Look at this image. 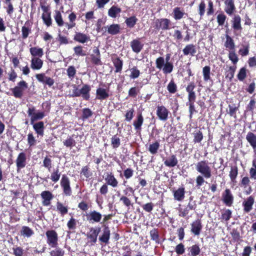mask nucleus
<instances>
[{
  "mask_svg": "<svg viewBox=\"0 0 256 256\" xmlns=\"http://www.w3.org/2000/svg\"><path fill=\"white\" fill-rule=\"evenodd\" d=\"M196 168L198 172L206 179L210 178L212 176V168L207 161L202 160L198 162Z\"/></svg>",
  "mask_w": 256,
  "mask_h": 256,
  "instance_id": "obj_1",
  "label": "nucleus"
},
{
  "mask_svg": "<svg viewBox=\"0 0 256 256\" xmlns=\"http://www.w3.org/2000/svg\"><path fill=\"white\" fill-rule=\"evenodd\" d=\"M28 88V84L26 82L22 80L18 83V86L12 89L14 96L17 98H20L22 96L23 92Z\"/></svg>",
  "mask_w": 256,
  "mask_h": 256,
  "instance_id": "obj_2",
  "label": "nucleus"
},
{
  "mask_svg": "<svg viewBox=\"0 0 256 256\" xmlns=\"http://www.w3.org/2000/svg\"><path fill=\"white\" fill-rule=\"evenodd\" d=\"M48 244L52 247L55 248L58 244V237L56 232L54 230H48L46 232Z\"/></svg>",
  "mask_w": 256,
  "mask_h": 256,
  "instance_id": "obj_3",
  "label": "nucleus"
},
{
  "mask_svg": "<svg viewBox=\"0 0 256 256\" xmlns=\"http://www.w3.org/2000/svg\"><path fill=\"white\" fill-rule=\"evenodd\" d=\"M60 186L63 188L64 193L66 196H70L72 190L70 187V182L68 178L66 176H62L60 180Z\"/></svg>",
  "mask_w": 256,
  "mask_h": 256,
  "instance_id": "obj_4",
  "label": "nucleus"
},
{
  "mask_svg": "<svg viewBox=\"0 0 256 256\" xmlns=\"http://www.w3.org/2000/svg\"><path fill=\"white\" fill-rule=\"evenodd\" d=\"M29 116H31V124H33L34 122L38 120L42 119L44 116V114L42 112H35L34 108H29L28 111Z\"/></svg>",
  "mask_w": 256,
  "mask_h": 256,
  "instance_id": "obj_5",
  "label": "nucleus"
},
{
  "mask_svg": "<svg viewBox=\"0 0 256 256\" xmlns=\"http://www.w3.org/2000/svg\"><path fill=\"white\" fill-rule=\"evenodd\" d=\"M36 78L38 82L48 84L50 86L54 84V80L50 77L46 76L44 74H36Z\"/></svg>",
  "mask_w": 256,
  "mask_h": 256,
  "instance_id": "obj_6",
  "label": "nucleus"
},
{
  "mask_svg": "<svg viewBox=\"0 0 256 256\" xmlns=\"http://www.w3.org/2000/svg\"><path fill=\"white\" fill-rule=\"evenodd\" d=\"M156 114L160 120L166 121L168 118V111L164 106H158L157 107Z\"/></svg>",
  "mask_w": 256,
  "mask_h": 256,
  "instance_id": "obj_7",
  "label": "nucleus"
},
{
  "mask_svg": "<svg viewBox=\"0 0 256 256\" xmlns=\"http://www.w3.org/2000/svg\"><path fill=\"white\" fill-rule=\"evenodd\" d=\"M224 202L228 206H230L233 202L234 197L230 190L226 189L222 194Z\"/></svg>",
  "mask_w": 256,
  "mask_h": 256,
  "instance_id": "obj_8",
  "label": "nucleus"
},
{
  "mask_svg": "<svg viewBox=\"0 0 256 256\" xmlns=\"http://www.w3.org/2000/svg\"><path fill=\"white\" fill-rule=\"evenodd\" d=\"M40 196L42 198V204L44 206H49L51 200L53 198L52 194L49 191H44L41 193Z\"/></svg>",
  "mask_w": 256,
  "mask_h": 256,
  "instance_id": "obj_9",
  "label": "nucleus"
},
{
  "mask_svg": "<svg viewBox=\"0 0 256 256\" xmlns=\"http://www.w3.org/2000/svg\"><path fill=\"white\" fill-rule=\"evenodd\" d=\"M43 66V61L40 58H32L30 60V68L33 70H40Z\"/></svg>",
  "mask_w": 256,
  "mask_h": 256,
  "instance_id": "obj_10",
  "label": "nucleus"
},
{
  "mask_svg": "<svg viewBox=\"0 0 256 256\" xmlns=\"http://www.w3.org/2000/svg\"><path fill=\"white\" fill-rule=\"evenodd\" d=\"M130 46L134 52L139 53L142 48L143 44L138 39H135L130 42Z\"/></svg>",
  "mask_w": 256,
  "mask_h": 256,
  "instance_id": "obj_11",
  "label": "nucleus"
},
{
  "mask_svg": "<svg viewBox=\"0 0 256 256\" xmlns=\"http://www.w3.org/2000/svg\"><path fill=\"white\" fill-rule=\"evenodd\" d=\"M16 164L18 168H22L26 164V156L24 152L20 153L16 160Z\"/></svg>",
  "mask_w": 256,
  "mask_h": 256,
  "instance_id": "obj_12",
  "label": "nucleus"
},
{
  "mask_svg": "<svg viewBox=\"0 0 256 256\" xmlns=\"http://www.w3.org/2000/svg\"><path fill=\"white\" fill-rule=\"evenodd\" d=\"M90 87L88 85H84L80 90V96H82L84 99L88 100L90 97Z\"/></svg>",
  "mask_w": 256,
  "mask_h": 256,
  "instance_id": "obj_13",
  "label": "nucleus"
},
{
  "mask_svg": "<svg viewBox=\"0 0 256 256\" xmlns=\"http://www.w3.org/2000/svg\"><path fill=\"white\" fill-rule=\"evenodd\" d=\"M74 40L80 43L84 44L88 42L90 40V38L86 34L78 32L76 33Z\"/></svg>",
  "mask_w": 256,
  "mask_h": 256,
  "instance_id": "obj_14",
  "label": "nucleus"
},
{
  "mask_svg": "<svg viewBox=\"0 0 256 256\" xmlns=\"http://www.w3.org/2000/svg\"><path fill=\"white\" fill-rule=\"evenodd\" d=\"M87 216L89 220L96 222H100L102 218V215L96 210L90 212Z\"/></svg>",
  "mask_w": 256,
  "mask_h": 256,
  "instance_id": "obj_15",
  "label": "nucleus"
},
{
  "mask_svg": "<svg viewBox=\"0 0 256 256\" xmlns=\"http://www.w3.org/2000/svg\"><path fill=\"white\" fill-rule=\"evenodd\" d=\"M254 203V198L252 196H249L243 202L244 210L245 212H248L252 209V205Z\"/></svg>",
  "mask_w": 256,
  "mask_h": 256,
  "instance_id": "obj_16",
  "label": "nucleus"
},
{
  "mask_svg": "<svg viewBox=\"0 0 256 256\" xmlns=\"http://www.w3.org/2000/svg\"><path fill=\"white\" fill-rule=\"evenodd\" d=\"M30 52L32 56V58H41L44 55L42 48L37 46L30 48Z\"/></svg>",
  "mask_w": 256,
  "mask_h": 256,
  "instance_id": "obj_17",
  "label": "nucleus"
},
{
  "mask_svg": "<svg viewBox=\"0 0 256 256\" xmlns=\"http://www.w3.org/2000/svg\"><path fill=\"white\" fill-rule=\"evenodd\" d=\"M104 28L108 31V34L112 35H115L119 33L120 30V26L118 24H112L104 27Z\"/></svg>",
  "mask_w": 256,
  "mask_h": 256,
  "instance_id": "obj_18",
  "label": "nucleus"
},
{
  "mask_svg": "<svg viewBox=\"0 0 256 256\" xmlns=\"http://www.w3.org/2000/svg\"><path fill=\"white\" fill-rule=\"evenodd\" d=\"M185 190L184 188H180L174 191V198L178 201H182L184 199Z\"/></svg>",
  "mask_w": 256,
  "mask_h": 256,
  "instance_id": "obj_19",
  "label": "nucleus"
},
{
  "mask_svg": "<svg viewBox=\"0 0 256 256\" xmlns=\"http://www.w3.org/2000/svg\"><path fill=\"white\" fill-rule=\"evenodd\" d=\"M224 4L226 12L229 15H231L235 10L234 0H226Z\"/></svg>",
  "mask_w": 256,
  "mask_h": 256,
  "instance_id": "obj_20",
  "label": "nucleus"
},
{
  "mask_svg": "<svg viewBox=\"0 0 256 256\" xmlns=\"http://www.w3.org/2000/svg\"><path fill=\"white\" fill-rule=\"evenodd\" d=\"M232 27L235 30H241V18L238 15L234 16L232 20Z\"/></svg>",
  "mask_w": 256,
  "mask_h": 256,
  "instance_id": "obj_21",
  "label": "nucleus"
},
{
  "mask_svg": "<svg viewBox=\"0 0 256 256\" xmlns=\"http://www.w3.org/2000/svg\"><path fill=\"white\" fill-rule=\"evenodd\" d=\"M183 53L184 55L188 56L190 54L194 56L196 52L195 46L192 44L186 45L182 50Z\"/></svg>",
  "mask_w": 256,
  "mask_h": 256,
  "instance_id": "obj_22",
  "label": "nucleus"
},
{
  "mask_svg": "<svg viewBox=\"0 0 256 256\" xmlns=\"http://www.w3.org/2000/svg\"><path fill=\"white\" fill-rule=\"evenodd\" d=\"M100 228H92L90 230V232L88 234V237L90 238L92 242H96L97 240V236L100 232Z\"/></svg>",
  "mask_w": 256,
  "mask_h": 256,
  "instance_id": "obj_23",
  "label": "nucleus"
},
{
  "mask_svg": "<svg viewBox=\"0 0 256 256\" xmlns=\"http://www.w3.org/2000/svg\"><path fill=\"white\" fill-rule=\"evenodd\" d=\"M96 98L100 100L107 98L109 95L106 90L102 88H98L96 92Z\"/></svg>",
  "mask_w": 256,
  "mask_h": 256,
  "instance_id": "obj_24",
  "label": "nucleus"
},
{
  "mask_svg": "<svg viewBox=\"0 0 256 256\" xmlns=\"http://www.w3.org/2000/svg\"><path fill=\"white\" fill-rule=\"evenodd\" d=\"M110 238V230L108 226H104L102 234L100 237L99 240L100 242L107 244Z\"/></svg>",
  "mask_w": 256,
  "mask_h": 256,
  "instance_id": "obj_25",
  "label": "nucleus"
},
{
  "mask_svg": "<svg viewBox=\"0 0 256 256\" xmlns=\"http://www.w3.org/2000/svg\"><path fill=\"white\" fill-rule=\"evenodd\" d=\"M246 139L254 150H256V136L252 132L248 133Z\"/></svg>",
  "mask_w": 256,
  "mask_h": 256,
  "instance_id": "obj_26",
  "label": "nucleus"
},
{
  "mask_svg": "<svg viewBox=\"0 0 256 256\" xmlns=\"http://www.w3.org/2000/svg\"><path fill=\"white\" fill-rule=\"evenodd\" d=\"M106 184L112 186L115 188L117 186L118 182L112 174H108L105 178Z\"/></svg>",
  "mask_w": 256,
  "mask_h": 256,
  "instance_id": "obj_27",
  "label": "nucleus"
},
{
  "mask_svg": "<svg viewBox=\"0 0 256 256\" xmlns=\"http://www.w3.org/2000/svg\"><path fill=\"white\" fill-rule=\"evenodd\" d=\"M202 226L200 220H196L192 224V232L196 235H198L201 230Z\"/></svg>",
  "mask_w": 256,
  "mask_h": 256,
  "instance_id": "obj_28",
  "label": "nucleus"
},
{
  "mask_svg": "<svg viewBox=\"0 0 256 256\" xmlns=\"http://www.w3.org/2000/svg\"><path fill=\"white\" fill-rule=\"evenodd\" d=\"M54 18L58 26H62L65 24L66 23H64L63 20L62 14L60 11L56 10L54 11Z\"/></svg>",
  "mask_w": 256,
  "mask_h": 256,
  "instance_id": "obj_29",
  "label": "nucleus"
},
{
  "mask_svg": "<svg viewBox=\"0 0 256 256\" xmlns=\"http://www.w3.org/2000/svg\"><path fill=\"white\" fill-rule=\"evenodd\" d=\"M33 128L38 135L41 136L44 135V124L42 122L33 124Z\"/></svg>",
  "mask_w": 256,
  "mask_h": 256,
  "instance_id": "obj_30",
  "label": "nucleus"
},
{
  "mask_svg": "<svg viewBox=\"0 0 256 256\" xmlns=\"http://www.w3.org/2000/svg\"><path fill=\"white\" fill-rule=\"evenodd\" d=\"M196 99V98H188V102H186V106H188L190 118L192 117L193 113L196 112L194 108Z\"/></svg>",
  "mask_w": 256,
  "mask_h": 256,
  "instance_id": "obj_31",
  "label": "nucleus"
},
{
  "mask_svg": "<svg viewBox=\"0 0 256 256\" xmlns=\"http://www.w3.org/2000/svg\"><path fill=\"white\" fill-rule=\"evenodd\" d=\"M34 234L33 230L26 226H23L20 230L21 236L24 237L30 238Z\"/></svg>",
  "mask_w": 256,
  "mask_h": 256,
  "instance_id": "obj_32",
  "label": "nucleus"
},
{
  "mask_svg": "<svg viewBox=\"0 0 256 256\" xmlns=\"http://www.w3.org/2000/svg\"><path fill=\"white\" fill-rule=\"evenodd\" d=\"M68 18L70 23L66 22L65 24V25L68 29H71L76 26V23L74 22L76 20V16L74 12H72L69 14Z\"/></svg>",
  "mask_w": 256,
  "mask_h": 256,
  "instance_id": "obj_33",
  "label": "nucleus"
},
{
  "mask_svg": "<svg viewBox=\"0 0 256 256\" xmlns=\"http://www.w3.org/2000/svg\"><path fill=\"white\" fill-rule=\"evenodd\" d=\"M164 164L168 167H174L178 164V160L174 155L168 158L164 162Z\"/></svg>",
  "mask_w": 256,
  "mask_h": 256,
  "instance_id": "obj_34",
  "label": "nucleus"
},
{
  "mask_svg": "<svg viewBox=\"0 0 256 256\" xmlns=\"http://www.w3.org/2000/svg\"><path fill=\"white\" fill-rule=\"evenodd\" d=\"M120 12L121 9L120 8L113 6L108 10V15L110 18H115Z\"/></svg>",
  "mask_w": 256,
  "mask_h": 256,
  "instance_id": "obj_35",
  "label": "nucleus"
},
{
  "mask_svg": "<svg viewBox=\"0 0 256 256\" xmlns=\"http://www.w3.org/2000/svg\"><path fill=\"white\" fill-rule=\"evenodd\" d=\"M195 88V85L194 82H190L186 88V90L188 92V98H196V94L194 91Z\"/></svg>",
  "mask_w": 256,
  "mask_h": 256,
  "instance_id": "obj_36",
  "label": "nucleus"
},
{
  "mask_svg": "<svg viewBox=\"0 0 256 256\" xmlns=\"http://www.w3.org/2000/svg\"><path fill=\"white\" fill-rule=\"evenodd\" d=\"M130 74L129 75L130 78L131 79H136L138 78L140 75V71L136 66H134L131 68L129 69Z\"/></svg>",
  "mask_w": 256,
  "mask_h": 256,
  "instance_id": "obj_37",
  "label": "nucleus"
},
{
  "mask_svg": "<svg viewBox=\"0 0 256 256\" xmlns=\"http://www.w3.org/2000/svg\"><path fill=\"white\" fill-rule=\"evenodd\" d=\"M226 40L224 43V46L230 50H234V44L233 40L228 34H226Z\"/></svg>",
  "mask_w": 256,
  "mask_h": 256,
  "instance_id": "obj_38",
  "label": "nucleus"
},
{
  "mask_svg": "<svg viewBox=\"0 0 256 256\" xmlns=\"http://www.w3.org/2000/svg\"><path fill=\"white\" fill-rule=\"evenodd\" d=\"M160 24V28L163 30H166L169 28L170 25V20L167 18H162L158 20Z\"/></svg>",
  "mask_w": 256,
  "mask_h": 256,
  "instance_id": "obj_39",
  "label": "nucleus"
},
{
  "mask_svg": "<svg viewBox=\"0 0 256 256\" xmlns=\"http://www.w3.org/2000/svg\"><path fill=\"white\" fill-rule=\"evenodd\" d=\"M144 118L140 114L138 116L137 120L134 121V126L136 130H138L141 129V126L143 124Z\"/></svg>",
  "mask_w": 256,
  "mask_h": 256,
  "instance_id": "obj_40",
  "label": "nucleus"
},
{
  "mask_svg": "<svg viewBox=\"0 0 256 256\" xmlns=\"http://www.w3.org/2000/svg\"><path fill=\"white\" fill-rule=\"evenodd\" d=\"M42 18L44 22L48 26H50L52 25V20L51 18L50 13H43Z\"/></svg>",
  "mask_w": 256,
  "mask_h": 256,
  "instance_id": "obj_41",
  "label": "nucleus"
},
{
  "mask_svg": "<svg viewBox=\"0 0 256 256\" xmlns=\"http://www.w3.org/2000/svg\"><path fill=\"white\" fill-rule=\"evenodd\" d=\"M174 18L175 20H178L181 19L184 15V12L180 10V8H175L173 10Z\"/></svg>",
  "mask_w": 256,
  "mask_h": 256,
  "instance_id": "obj_42",
  "label": "nucleus"
},
{
  "mask_svg": "<svg viewBox=\"0 0 256 256\" xmlns=\"http://www.w3.org/2000/svg\"><path fill=\"white\" fill-rule=\"evenodd\" d=\"M160 147V144L158 142H156L149 146L148 150L151 154H154L157 153L158 150Z\"/></svg>",
  "mask_w": 256,
  "mask_h": 256,
  "instance_id": "obj_43",
  "label": "nucleus"
},
{
  "mask_svg": "<svg viewBox=\"0 0 256 256\" xmlns=\"http://www.w3.org/2000/svg\"><path fill=\"white\" fill-rule=\"evenodd\" d=\"M137 21V18L135 16H132L126 18L125 22L128 27L133 28Z\"/></svg>",
  "mask_w": 256,
  "mask_h": 256,
  "instance_id": "obj_44",
  "label": "nucleus"
},
{
  "mask_svg": "<svg viewBox=\"0 0 256 256\" xmlns=\"http://www.w3.org/2000/svg\"><path fill=\"white\" fill-rule=\"evenodd\" d=\"M56 208L62 216L67 214L68 211L67 208L60 202L56 204Z\"/></svg>",
  "mask_w": 256,
  "mask_h": 256,
  "instance_id": "obj_45",
  "label": "nucleus"
},
{
  "mask_svg": "<svg viewBox=\"0 0 256 256\" xmlns=\"http://www.w3.org/2000/svg\"><path fill=\"white\" fill-rule=\"evenodd\" d=\"M246 68H242L240 69L238 74V78L240 81H243L246 76Z\"/></svg>",
  "mask_w": 256,
  "mask_h": 256,
  "instance_id": "obj_46",
  "label": "nucleus"
},
{
  "mask_svg": "<svg viewBox=\"0 0 256 256\" xmlns=\"http://www.w3.org/2000/svg\"><path fill=\"white\" fill-rule=\"evenodd\" d=\"M173 70V65L171 62H166L162 70L164 74H170Z\"/></svg>",
  "mask_w": 256,
  "mask_h": 256,
  "instance_id": "obj_47",
  "label": "nucleus"
},
{
  "mask_svg": "<svg viewBox=\"0 0 256 256\" xmlns=\"http://www.w3.org/2000/svg\"><path fill=\"white\" fill-rule=\"evenodd\" d=\"M238 174V168L236 166H232L230 171V176L232 181H234L236 177L237 176Z\"/></svg>",
  "mask_w": 256,
  "mask_h": 256,
  "instance_id": "obj_48",
  "label": "nucleus"
},
{
  "mask_svg": "<svg viewBox=\"0 0 256 256\" xmlns=\"http://www.w3.org/2000/svg\"><path fill=\"white\" fill-rule=\"evenodd\" d=\"M204 79L208 81L210 78V68L208 66H204L202 69Z\"/></svg>",
  "mask_w": 256,
  "mask_h": 256,
  "instance_id": "obj_49",
  "label": "nucleus"
},
{
  "mask_svg": "<svg viewBox=\"0 0 256 256\" xmlns=\"http://www.w3.org/2000/svg\"><path fill=\"white\" fill-rule=\"evenodd\" d=\"M114 64L116 68V72H120L122 70V62L121 60L118 58L114 59Z\"/></svg>",
  "mask_w": 256,
  "mask_h": 256,
  "instance_id": "obj_50",
  "label": "nucleus"
},
{
  "mask_svg": "<svg viewBox=\"0 0 256 256\" xmlns=\"http://www.w3.org/2000/svg\"><path fill=\"white\" fill-rule=\"evenodd\" d=\"M156 67L159 70H162L164 66V59L163 57H159L156 60Z\"/></svg>",
  "mask_w": 256,
  "mask_h": 256,
  "instance_id": "obj_51",
  "label": "nucleus"
},
{
  "mask_svg": "<svg viewBox=\"0 0 256 256\" xmlns=\"http://www.w3.org/2000/svg\"><path fill=\"white\" fill-rule=\"evenodd\" d=\"M63 143L68 148H71L76 145L75 140L71 137H69L66 138L65 140L64 141Z\"/></svg>",
  "mask_w": 256,
  "mask_h": 256,
  "instance_id": "obj_52",
  "label": "nucleus"
},
{
  "mask_svg": "<svg viewBox=\"0 0 256 256\" xmlns=\"http://www.w3.org/2000/svg\"><path fill=\"white\" fill-rule=\"evenodd\" d=\"M64 250L60 248H56L50 252V256H64Z\"/></svg>",
  "mask_w": 256,
  "mask_h": 256,
  "instance_id": "obj_53",
  "label": "nucleus"
},
{
  "mask_svg": "<svg viewBox=\"0 0 256 256\" xmlns=\"http://www.w3.org/2000/svg\"><path fill=\"white\" fill-rule=\"evenodd\" d=\"M232 216V212L230 210H224L222 214V218L226 221L228 220Z\"/></svg>",
  "mask_w": 256,
  "mask_h": 256,
  "instance_id": "obj_54",
  "label": "nucleus"
},
{
  "mask_svg": "<svg viewBox=\"0 0 256 256\" xmlns=\"http://www.w3.org/2000/svg\"><path fill=\"white\" fill-rule=\"evenodd\" d=\"M236 70V66H230L228 70L226 72V78L231 80L234 76Z\"/></svg>",
  "mask_w": 256,
  "mask_h": 256,
  "instance_id": "obj_55",
  "label": "nucleus"
},
{
  "mask_svg": "<svg viewBox=\"0 0 256 256\" xmlns=\"http://www.w3.org/2000/svg\"><path fill=\"white\" fill-rule=\"evenodd\" d=\"M190 252L192 256H196L200 252V249L197 245L192 246L190 248Z\"/></svg>",
  "mask_w": 256,
  "mask_h": 256,
  "instance_id": "obj_56",
  "label": "nucleus"
},
{
  "mask_svg": "<svg viewBox=\"0 0 256 256\" xmlns=\"http://www.w3.org/2000/svg\"><path fill=\"white\" fill-rule=\"evenodd\" d=\"M120 139L116 136L112 138V145L114 148H117L120 146Z\"/></svg>",
  "mask_w": 256,
  "mask_h": 256,
  "instance_id": "obj_57",
  "label": "nucleus"
},
{
  "mask_svg": "<svg viewBox=\"0 0 256 256\" xmlns=\"http://www.w3.org/2000/svg\"><path fill=\"white\" fill-rule=\"evenodd\" d=\"M76 70L74 66H70L67 69V74L68 77L72 79L75 76Z\"/></svg>",
  "mask_w": 256,
  "mask_h": 256,
  "instance_id": "obj_58",
  "label": "nucleus"
},
{
  "mask_svg": "<svg viewBox=\"0 0 256 256\" xmlns=\"http://www.w3.org/2000/svg\"><path fill=\"white\" fill-rule=\"evenodd\" d=\"M60 176V174L58 170H56L52 174L50 178L54 182H57L59 180Z\"/></svg>",
  "mask_w": 256,
  "mask_h": 256,
  "instance_id": "obj_59",
  "label": "nucleus"
},
{
  "mask_svg": "<svg viewBox=\"0 0 256 256\" xmlns=\"http://www.w3.org/2000/svg\"><path fill=\"white\" fill-rule=\"evenodd\" d=\"M168 90L170 93H174L176 91V86L173 81H171L168 86Z\"/></svg>",
  "mask_w": 256,
  "mask_h": 256,
  "instance_id": "obj_60",
  "label": "nucleus"
},
{
  "mask_svg": "<svg viewBox=\"0 0 256 256\" xmlns=\"http://www.w3.org/2000/svg\"><path fill=\"white\" fill-rule=\"evenodd\" d=\"M228 58L234 64H236L238 60V58L236 54L233 52H230L228 54Z\"/></svg>",
  "mask_w": 256,
  "mask_h": 256,
  "instance_id": "obj_61",
  "label": "nucleus"
},
{
  "mask_svg": "<svg viewBox=\"0 0 256 256\" xmlns=\"http://www.w3.org/2000/svg\"><path fill=\"white\" fill-rule=\"evenodd\" d=\"M28 142L30 146H32L36 144V140L32 133H29L28 135Z\"/></svg>",
  "mask_w": 256,
  "mask_h": 256,
  "instance_id": "obj_62",
  "label": "nucleus"
},
{
  "mask_svg": "<svg viewBox=\"0 0 256 256\" xmlns=\"http://www.w3.org/2000/svg\"><path fill=\"white\" fill-rule=\"evenodd\" d=\"M74 51L76 55L84 56L86 55V53L83 51L82 48L81 46H77L74 48Z\"/></svg>",
  "mask_w": 256,
  "mask_h": 256,
  "instance_id": "obj_63",
  "label": "nucleus"
},
{
  "mask_svg": "<svg viewBox=\"0 0 256 256\" xmlns=\"http://www.w3.org/2000/svg\"><path fill=\"white\" fill-rule=\"evenodd\" d=\"M205 178L202 175H199L196 178V186L198 187L202 186L204 182H205L204 178Z\"/></svg>",
  "mask_w": 256,
  "mask_h": 256,
  "instance_id": "obj_64",
  "label": "nucleus"
}]
</instances>
